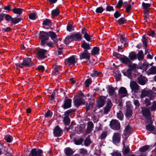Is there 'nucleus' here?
<instances>
[{
    "label": "nucleus",
    "instance_id": "obj_1",
    "mask_svg": "<svg viewBox=\"0 0 156 156\" xmlns=\"http://www.w3.org/2000/svg\"><path fill=\"white\" fill-rule=\"evenodd\" d=\"M39 38L41 40V44L42 45H45L49 37L48 33L44 31H41L40 33Z\"/></svg>",
    "mask_w": 156,
    "mask_h": 156
},
{
    "label": "nucleus",
    "instance_id": "obj_2",
    "mask_svg": "<svg viewBox=\"0 0 156 156\" xmlns=\"http://www.w3.org/2000/svg\"><path fill=\"white\" fill-rule=\"evenodd\" d=\"M146 96L149 97L151 100H153L154 98V96L152 94V92L151 90H146L144 89L141 91L140 97L141 98H143Z\"/></svg>",
    "mask_w": 156,
    "mask_h": 156
},
{
    "label": "nucleus",
    "instance_id": "obj_3",
    "mask_svg": "<svg viewBox=\"0 0 156 156\" xmlns=\"http://www.w3.org/2000/svg\"><path fill=\"white\" fill-rule=\"evenodd\" d=\"M111 128L113 129L117 130L120 128V125L118 121L116 120H112L110 124Z\"/></svg>",
    "mask_w": 156,
    "mask_h": 156
},
{
    "label": "nucleus",
    "instance_id": "obj_4",
    "mask_svg": "<svg viewBox=\"0 0 156 156\" xmlns=\"http://www.w3.org/2000/svg\"><path fill=\"white\" fill-rule=\"evenodd\" d=\"M49 37L50 36L51 39L54 41V42L56 43L57 46L58 48L59 44H61V41L58 40L57 39H56L55 40L54 39H55L57 37V35L54 32L49 31L48 33Z\"/></svg>",
    "mask_w": 156,
    "mask_h": 156
},
{
    "label": "nucleus",
    "instance_id": "obj_5",
    "mask_svg": "<svg viewBox=\"0 0 156 156\" xmlns=\"http://www.w3.org/2000/svg\"><path fill=\"white\" fill-rule=\"evenodd\" d=\"M77 61V59L76 58L75 56H73L65 60V63L66 65L69 66L74 65L76 62Z\"/></svg>",
    "mask_w": 156,
    "mask_h": 156
},
{
    "label": "nucleus",
    "instance_id": "obj_6",
    "mask_svg": "<svg viewBox=\"0 0 156 156\" xmlns=\"http://www.w3.org/2000/svg\"><path fill=\"white\" fill-rule=\"evenodd\" d=\"M49 51L48 50L39 49L37 53L38 56L40 58H46V53Z\"/></svg>",
    "mask_w": 156,
    "mask_h": 156
},
{
    "label": "nucleus",
    "instance_id": "obj_7",
    "mask_svg": "<svg viewBox=\"0 0 156 156\" xmlns=\"http://www.w3.org/2000/svg\"><path fill=\"white\" fill-rule=\"evenodd\" d=\"M30 155L31 156H42L43 153L41 150L34 148L31 150Z\"/></svg>",
    "mask_w": 156,
    "mask_h": 156
},
{
    "label": "nucleus",
    "instance_id": "obj_8",
    "mask_svg": "<svg viewBox=\"0 0 156 156\" xmlns=\"http://www.w3.org/2000/svg\"><path fill=\"white\" fill-rule=\"evenodd\" d=\"M106 99V97L104 96L100 97L98 100L97 101V107L99 108L102 107L105 104Z\"/></svg>",
    "mask_w": 156,
    "mask_h": 156
},
{
    "label": "nucleus",
    "instance_id": "obj_9",
    "mask_svg": "<svg viewBox=\"0 0 156 156\" xmlns=\"http://www.w3.org/2000/svg\"><path fill=\"white\" fill-rule=\"evenodd\" d=\"M90 54L86 50L81 52L80 55V59H85L88 60L90 59Z\"/></svg>",
    "mask_w": 156,
    "mask_h": 156
},
{
    "label": "nucleus",
    "instance_id": "obj_10",
    "mask_svg": "<svg viewBox=\"0 0 156 156\" xmlns=\"http://www.w3.org/2000/svg\"><path fill=\"white\" fill-rule=\"evenodd\" d=\"M133 108L129 102L126 104V115L127 116H131L133 114Z\"/></svg>",
    "mask_w": 156,
    "mask_h": 156
},
{
    "label": "nucleus",
    "instance_id": "obj_11",
    "mask_svg": "<svg viewBox=\"0 0 156 156\" xmlns=\"http://www.w3.org/2000/svg\"><path fill=\"white\" fill-rule=\"evenodd\" d=\"M119 95L121 98L127 96V91L125 88L122 87L119 90Z\"/></svg>",
    "mask_w": 156,
    "mask_h": 156
},
{
    "label": "nucleus",
    "instance_id": "obj_12",
    "mask_svg": "<svg viewBox=\"0 0 156 156\" xmlns=\"http://www.w3.org/2000/svg\"><path fill=\"white\" fill-rule=\"evenodd\" d=\"M120 136L119 134L114 133L112 136V142L114 144L119 143L120 141Z\"/></svg>",
    "mask_w": 156,
    "mask_h": 156
},
{
    "label": "nucleus",
    "instance_id": "obj_13",
    "mask_svg": "<svg viewBox=\"0 0 156 156\" xmlns=\"http://www.w3.org/2000/svg\"><path fill=\"white\" fill-rule=\"evenodd\" d=\"M62 130L58 126L55 127L54 129L53 134L55 136L58 137L61 136Z\"/></svg>",
    "mask_w": 156,
    "mask_h": 156
},
{
    "label": "nucleus",
    "instance_id": "obj_14",
    "mask_svg": "<svg viewBox=\"0 0 156 156\" xmlns=\"http://www.w3.org/2000/svg\"><path fill=\"white\" fill-rule=\"evenodd\" d=\"M72 100L69 98H65L64 101V104L62 107L64 109L69 108L71 106Z\"/></svg>",
    "mask_w": 156,
    "mask_h": 156
},
{
    "label": "nucleus",
    "instance_id": "obj_15",
    "mask_svg": "<svg viewBox=\"0 0 156 156\" xmlns=\"http://www.w3.org/2000/svg\"><path fill=\"white\" fill-rule=\"evenodd\" d=\"M130 87L132 90L136 92L139 88V86L137 83L134 81H132L130 83Z\"/></svg>",
    "mask_w": 156,
    "mask_h": 156
},
{
    "label": "nucleus",
    "instance_id": "obj_16",
    "mask_svg": "<svg viewBox=\"0 0 156 156\" xmlns=\"http://www.w3.org/2000/svg\"><path fill=\"white\" fill-rule=\"evenodd\" d=\"M84 100L80 98L76 99L74 101V105L77 107L82 104H84Z\"/></svg>",
    "mask_w": 156,
    "mask_h": 156
},
{
    "label": "nucleus",
    "instance_id": "obj_17",
    "mask_svg": "<svg viewBox=\"0 0 156 156\" xmlns=\"http://www.w3.org/2000/svg\"><path fill=\"white\" fill-rule=\"evenodd\" d=\"M23 66L29 67L33 64L31 60L29 58H26L23 59Z\"/></svg>",
    "mask_w": 156,
    "mask_h": 156
},
{
    "label": "nucleus",
    "instance_id": "obj_18",
    "mask_svg": "<svg viewBox=\"0 0 156 156\" xmlns=\"http://www.w3.org/2000/svg\"><path fill=\"white\" fill-rule=\"evenodd\" d=\"M137 80L139 83L142 85H144L147 81V78L142 75L140 76Z\"/></svg>",
    "mask_w": 156,
    "mask_h": 156
},
{
    "label": "nucleus",
    "instance_id": "obj_19",
    "mask_svg": "<svg viewBox=\"0 0 156 156\" xmlns=\"http://www.w3.org/2000/svg\"><path fill=\"white\" fill-rule=\"evenodd\" d=\"M146 129L147 131H152L153 134H156V130L154 127L152 125V124H148L146 125Z\"/></svg>",
    "mask_w": 156,
    "mask_h": 156
},
{
    "label": "nucleus",
    "instance_id": "obj_20",
    "mask_svg": "<svg viewBox=\"0 0 156 156\" xmlns=\"http://www.w3.org/2000/svg\"><path fill=\"white\" fill-rule=\"evenodd\" d=\"M82 34L84 35V37L88 41H90V36L87 32L86 30L83 28L82 30Z\"/></svg>",
    "mask_w": 156,
    "mask_h": 156
},
{
    "label": "nucleus",
    "instance_id": "obj_21",
    "mask_svg": "<svg viewBox=\"0 0 156 156\" xmlns=\"http://www.w3.org/2000/svg\"><path fill=\"white\" fill-rule=\"evenodd\" d=\"M85 126L84 124H81L79 126L76 127L75 130L77 133H81L85 128Z\"/></svg>",
    "mask_w": 156,
    "mask_h": 156
},
{
    "label": "nucleus",
    "instance_id": "obj_22",
    "mask_svg": "<svg viewBox=\"0 0 156 156\" xmlns=\"http://www.w3.org/2000/svg\"><path fill=\"white\" fill-rule=\"evenodd\" d=\"M142 112L144 116H151L150 109L148 108H144L142 109Z\"/></svg>",
    "mask_w": 156,
    "mask_h": 156
},
{
    "label": "nucleus",
    "instance_id": "obj_23",
    "mask_svg": "<svg viewBox=\"0 0 156 156\" xmlns=\"http://www.w3.org/2000/svg\"><path fill=\"white\" fill-rule=\"evenodd\" d=\"M72 37H73V41H80L82 39L81 35L78 33H76L72 35Z\"/></svg>",
    "mask_w": 156,
    "mask_h": 156
},
{
    "label": "nucleus",
    "instance_id": "obj_24",
    "mask_svg": "<svg viewBox=\"0 0 156 156\" xmlns=\"http://www.w3.org/2000/svg\"><path fill=\"white\" fill-rule=\"evenodd\" d=\"M120 41L124 45L125 47L128 46V44L126 42V38L125 36H123L122 34H120Z\"/></svg>",
    "mask_w": 156,
    "mask_h": 156
},
{
    "label": "nucleus",
    "instance_id": "obj_25",
    "mask_svg": "<svg viewBox=\"0 0 156 156\" xmlns=\"http://www.w3.org/2000/svg\"><path fill=\"white\" fill-rule=\"evenodd\" d=\"M147 73L148 75L156 74V68L154 67L150 68L147 71Z\"/></svg>",
    "mask_w": 156,
    "mask_h": 156
},
{
    "label": "nucleus",
    "instance_id": "obj_26",
    "mask_svg": "<svg viewBox=\"0 0 156 156\" xmlns=\"http://www.w3.org/2000/svg\"><path fill=\"white\" fill-rule=\"evenodd\" d=\"M129 67V69L128 70L127 72L129 73H130L131 70L135 69L136 67V65L134 63H132L130 62L128 65Z\"/></svg>",
    "mask_w": 156,
    "mask_h": 156
},
{
    "label": "nucleus",
    "instance_id": "obj_27",
    "mask_svg": "<svg viewBox=\"0 0 156 156\" xmlns=\"http://www.w3.org/2000/svg\"><path fill=\"white\" fill-rule=\"evenodd\" d=\"M99 51L100 49L98 47H94L91 51L92 55H95L98 54L99 53Z\"/></svg>",
    "mask_w": 156,
    "mask_h": 156
},
{
    "label": "nucleus",
    "instance_id": "obj_28",
    "mask_svg": "<svg viewBox=\"0 0 156 156\" xmlns=\"http://www.w3.org/2000/svg\"><path fill=\"white\" fill-rule=\"evenodd\" d=\"M64 151L66 154L68 156L71 155L73 153L72 150L69 147L66 148L64 150Z\"/></svg>",
    "mask_w": 156,
    "mask_h": 156
},
{
    "label": "nucleus",
    "instance_id": "obj_29",
    "mask_svg": "<svg viewBox=\"0 0 156 156\" xmlns=\"http://www.w3.org/2000/svg\"><path fill=\"white\" fill-rule=\"evenodd\" d=\"M91 45L89 43H87L84 41L82 44L81 45V46L82 48L87 50H89L90 49V46Z\"/></svg>",
    "mask_w": 156,
    "mask_h": 156
},
{
    "label": "nucleus",
    "instance_id": "obj_30",
    "mask_svg": "<svg viewBox=\"0 0 156 156\" xmlns=\"http://www.w3.org/2000/svg\"><path fill=\"white\" fill-rule=\"evenodd\" d=\"M24 10L20 8H14L12 9L13 12L15 13L20 15Z\"/></svg>",
    "mask_w": 156,
    "mask_h": 156
},
{
    "label": "nucleus",
    "instance_id": "obj_31",
    "mask_svg": "<svg viewBox=\"0 0 156 156\" xmlns=\"http://www.w3.org/2000/svg\"><path fill=\"white\" fill-rule=\"evenodd\" d=\"M93 124L91 122H89L87 125V132L89 133L93 129Z\"/></svg>",
    "mask_w": 156,
    "mask_h": 156
},
{
    "label": "nucleus",
    "instance_id": "obj_32",
    "mask_svg": "<svg viewBox=\"0 0 156 156\" xmlns=\"http://www.w3.org/2000/svg\"><path fill=\"white\" fill-rule=\"evenodd\" d=\"M73 41V40L72 35L69 36L67 37L64 41L66 44H68Z\"/></svg>",
    "mask_w": 156,
    "mask_h": 156
},
{
    "label": "nucleus",
    "instance_id": "obj_33",
    "mask_svg": "<svg viewBox=\"0 0 156 156\" xmlns=\"http://www.w3.org/2000/svg\"><path fill=\"white\" fill-rule=\"evenodd\" d=\"M149 12L147 10H145L144 12V22H149Z\"/></svg>",
    "mask_w": 156,
    "mask_h": 156
},
{
    "label": "nucleus",
    "instance_id": "obj_34",
    "mask_svg": "<svg viewBox=\"0 0 156 156\" xmlns=\"http://www.w3.org/2000/svg\"><path fill=\"white\" fill-rule=\"evenodd\" d=\"M137 58L139 60L143 59L144 58V55L143 51L141 50L139 51L137 55Z\"/></svg>",
    "mask_w": 156,
    "mask_h": 156
},
{
    "label": "nucleus",
    "instance_id": "obj_35",
    "mask_svg": "<svg viewBox=\"0 0 156 156\" xmlns=\"http://www.w3.org/2000/svg\"><path fill=\"white\" fill-rule=\"evenodd\" d=\"M43 25L44 26H51V21L50 20L46 19L43 21Z\"/></svg>",
    "mask_w": 156,
    "mask_h": 156
},
{
    "label": "nucleus",
    "instance_id": "obj_36",
    "mask_svg": "<svg viewBox=\"0 0 156 156\" xmlns=\"http://www.w3.org/2000/svg\"><path fill=\"white\" fill-rule=\"evenodd\" d=\"M120 60L126 64H128L130 62L129 59L125 56H122Z\"/></svg>",
    "mask_w": 156,
    "mask_h": 156
},
{
    "label": "nucleus",
    "instance_id": "obj_37",
    "mask_svg": "<svg viewBox=\"0 0 156 156\" xmlns=\"http://www.w3.org/2000/svg\"><path fill=\"white\" fill-rule=\"evenodd\" d=\"M62 71L61 69L58 66L56 65L55 66L54 72L55 73H57V74H59L61 73Z\"/></svg>",
    "mask_w": 156,
    "mask_h": 156
},
{
    "label": "nucleus",
    "instance_id": "obj_38",
    "mask_svg": "<svg viewBox=\"0 0 156 156\" xmlns=\"http://www.w3.org/2000/svg\"><path fill=\"white\" fill-rule=\"evenodd\" d=\"M149 148V146L147 145H145L141 147L139 149V151L141 152H143L147 151Z\"/></svg>",
    "mask_w": 156,
    "mask_h": 156
},
{
    "label": "nucleus",
    "instance_id": "obj_39",
    "mask_svg": "<svg viewBox=\"0 0 156 156\" xmlns=\"http://www.w3.org/2000/svg\"><path fill=\"white\" fill-rule=\"evenodd\" d=\"M22 19L21 18H12V19L11 20V22L13 24H16L19 22H20L21 20Z\"/></svg>",
    "mask_w": 156,
    "mask_h": 156
},
{
    "label": "nucleus",
    "instance_id": "obj_40",
    "mask_svg": "<svg viewBox=\"0 0 156 156\" xmlns=\"http://www.w3.org/2000/svg\"><path fill=\"white\" fill-rule=\"evenodd\" d=\"M151 4L146 3L144 2L142 3V6L145 10H147V9L151 6Z\"/></svg>",
    "mask_w": 156,
    "mask_h": 156
},
{
    "label": "nucleus",
    "instance_id": "obj_41",
    "mask_svg": "<svg viewBox=\"0 0 156 156\" xmlns=\"http://www.w3.org/2000/svg\"><path fill=\"white\" fill-rule=\"evenodd\" d=\"M59 14V11L57 9H54L51 12V15L52 16H58Z\"/></svg>",
    "mask_w": 156,
    "mask_h": 156
},
{
    "label": "nucleus",
    "instance_id": "obj_42",
    "mask_svg": "<svg viewBox=\"0 0 156 156\" xmlns=\"http://www.w3.org/2000/svg\"><path fill=\"white\" fill-rule=\"evenodd\" d=\"M83 140L82 138L76 139L74 140L75 144L77 145L81 144L83 143Z\"/></svg>",
    "mask_w": 156,
    "mask_h": 156
},
{
    "label": "nucleus",
    "instance_id": "obj_43",
    "mask_svg": "<svg viewBox=\"0 0 156 156\" xmlns=\"http://www.w3.org/2000/svg\"><path fill=\"white\" fill-rule=\"evenodd\" d=\"M4 139L5 140L8 142L10 143L12 140V137L10 135H7L6 136Z\"/></svg>",
    "mask_w": 156,
    "mask_h": 156
},
{
    "label": "nucleus",
    "instance_id": "obj_44",
    "mask_svg": "<svg viewBox=\"0 0 156 156\" xmlns=\"http://www.w3.org/2000/svg\"><path fill=\"white\" fill-rule=\"evenodd\" d=\"M129 57L131 60H133L136 58V55L134 52L130 53L129 55Z\"/></svg>",
    "mask_w": 156,
    "mask_h": 156
},
{
    "label": "nucleus",
    "instance_id": "obj_45",
    "mask_svg": "<svg viewBox=\"0 0 156 156\" xmlns=\"http://www.w3.org/2000/svg\"><path fill=\"white\" fill-rule=\"evenodd\" d=\"M150 109L151 111L156 110V101H153L152 103V105L150 108Z\"/></svg>",
    "mask_w": 156,
    "mask_h": 156
},
{
    "label": "nucleus",
    "instance_id": "obj_46",
    "mask_svg": "<svg viewBox=\"0 0 156 156\" xmlns=\"http://www.w3.org/2000/svg\"><path fill=\"white\" fill-rule=\"evenodd\" d=\"M112 104L111 102V100H108L107 101V103L105 107L111 109L112 106Z\"/></svg>",
    "mask_w": 156,
    "mask_h": 156
},
{
    "label": "nucleus",
    "instance_id": "obj_47",
    "mask_svg": "<svg viewBox=\"0 0 156 156\" xmlns=\"http://www.w3.org/2000/svg\"><path fill=\"white\" fill-rule=\"evenodd\" d=\"M91 141L89 136H88L84 141L85 145L87 146L91 143Z\"/></svg>",
    "mask_w": 156,
    "mask_h": 156
},
{
    "label": "nucleus",
    "instance_id": "obj_48",
    "mask_svg": "<svg viewBox=\"0 0 156 156\" xmlns=\"http://www.w3.org/2000/svg\"><path fill=\"white\" fill-rule=\"evenodd\" d=\"M150 98L149 99L148 98H145V104L146 105V107H148V106H149L151 105V103L150 101Z\"/></svg>",
    "mask_w": 156,
    "mask_h": 156
},
{
    "label": "nucleus",
    "instance_id": "obj_49",
    "mask_svg": "<svg viewBox=\"0 0 156 156\" xmlns=\"http://www.w3.org/2000/svg\"><path fill=\"white\" fill-rule=\"evenodd\" d=\"M63 122L66 125H68L70 122L69 118H64Z\"/></svg>",
    "mask_w": 156,
    "mask_h": 156
},
{
    "label": "nucleus",
    "instance_id": "obj_50",
    "mask_svg": "<svg viewBox=\"0 0 156 156\" xmlns=\"http://www.w3.org/2000/svg\"><path fill=\"white\" fill-rule=\"evenodd\" d=\"M92 80L91 78H89L86 80L85 83L86 84V86L88 87L89 86V85L91 83Z\"/></svg>",
    "mask_w": 156,
    "mask_h": 156
},
{
    "label": "nucleus",
    "instance_id": "obj_51",
    "mask_svg": "<svg viewBox=\"0 0 156 156\" xmlns=\"http://www.w3.org/2000/svg\"><path fill=\"white\" fill-rule=\"evenodd\" d=\"M109 95H112L114 94L115 92L113 87H111L109 88Z\"/></svg>",
    "mask_w": 156,
    "mask_h": 156
},
{
    "label": "nucleus",
    "instance_id": "obj_52",
    "mask_svg": "<svg viewBox=\"0 0 156 156\" xmlns=\"http://www.w3.org/2000/svg\"><path fill=\"white\" fill-rule=\"evenodd\" d=\"M104 10V9L102 7H100L97 8L95 11L97 13H102Z\"/></svg>",
    "mask_w": 156,
    "mask_h": 156
},
{
    "label": "nucleus",
    "instance_id": "obj_53",
    "mask_svg": "<svg viewBox=\"0 0 156 156\" xmlns=\"http://www.w3.org/2000/svg\"><path fill=\"white\" fill-rule=\"evenodd\" d=\"M4 16H5V19L6 21H11L12 18L11 16L8 14H5L4 15Z\"/></svg>",
    "mask_w": 156,
    "mask_h": 156
},
{
    "label": "nucleus",
    "instance_id": "obj_54",
    "mask_svg": "<svg viewBox=\"0 0 156 156\" xmlns=\"http://www.w3.org/2000/svg\"><path fill=\"white\" fill-rule=\"evenodd\" d=\"M113 55L117 58L120 59V60H121V58L122 57V56L121 55L116 52H114L113 53Z\"/></svg>",
    "mask_w": 156,
    "mask_h": 156
},
{
    "label": "nucleus",
    "instance_id": "obj_55",
    "mask_svg": "<svg viewBox=\"0 0 156 156\" xmlns=\"http://www.w3.org/2000/svg\"><path fill=\"white\" fill-rule=\"evenodd\" d=\"M53 113L50 110H48L45 114V117H51L52 116Z\"/></svg>",
    "mask_w": 156,
    "mask_h": 156
},
{
    "label": "nucleus",
    "instance_id": "obj_56",
    "mask_svg": "<svg viewBox=\"0 0 156 156\" xmlns=\"http://www.w3.org/2000/svg\"><path fill=\"white\" fill-rule=\"evenodd\" d=\"M74 111H75L74 110L72 109H69L65 113V114L67 115L66 116L69 117V115L70 116L72 113Z\"/></svg>",
    "mask_w": 156,
    "mask_h": 156
},
{
    "label": "nucleus",
    "instance_id": "obj_57",
    "mask_svg": "<svg viewBox=\"0 0 156 156\" xmlns=\"http://www.w3.org/2000/svg\"><path fill=\"white\" fill-rule=\"evenodd\" d=\"M126 134L129 133L131 131V128L129 126H127L125 129Z\"/></svg>",
    "mask_w": 156,
    "mask_h": 156
},
{
    "label": "nucleus",
    "instance_id": "obj_58",
    "mask_svg": "<svg viewBox=\"0 0 156 156\" xmlns=\"http://www.w3.org/2000/svg\"><path fill=\"white\" fill-rule=\"evenodd\" d=\"M142 41L144 46L146 47L147 45V40L144 36H143Z\"/></svg>",
    "mask_w": 156,
    "mask_h": 156
},
{
    "label": "nucleus",
    "instance_id": "obj_59",
    "mask_svg": "<svg viewBox=\"0 0 156 156\" xmlns=\"http://www.w3.org/2000/svg\"><path fill=\"white\" fill-rule=\"evenodd\" d=\"M36 17V15L35 13H33L29 15V18L31 20H34Z\"/></svg>",
    "mask_w": 156,
    "mask_h": 156
},
{
    "label": "nucleus",
    "instance_id": "obj_60",
    "mask_svg": "<svg viewBox=\"0 0 156 156\" xmlns=\"http://www.w3.org/2000/svg\"><path fill=\"white\" fill-rule=\"evenodd\" d=\"M107 135V133L106 132H103L100 138L101 139H102L106 138Z\"/></svg>",
    "mask_w": 156,
    "mask_h": 156
},
{
    "label": "nucleus",
    "instance_id": "obj_61",
    "mask_svg": "<svg viewBox=\"0 0 156 156\" xmlns=\"http://www.w3.org/2000/svg\"><path fill=\"white\" fill-rule=\"evenodd\" d=\"M101 74L100 73H98L97 71H95L94 73H92L90 76L92 77H95L97 76H99Z\"/></svg>",
    "mask_w": 156,
    "mask_h": 156
},
{
    "label": "nucleus",
    "instance_id": "obj_62",
    "mask_svg": "<svg viewBox=\"0 0 156 156\" xmlns=\"http://www.w3.org/2000/svg\"><path fill=\"white\" fill-rule=\"evenodd\" d=\"M124 153L125 154H127L129 152V149L128 147H124Z\"/></svg>",
    "mask_w": 156,
    "mask_h": 156
},
{
    "label": "nucleus",
    "instance_id": "obj_63",
    "mask_svg": "<svg viewBox=\"0 0 156 156\" xmlns=\"http://www.w3.org/2000/svg\"><path fill=\"white\" fill-rule=\"evenodd\" d=\"M67 30L69 31H71L74 30V27L71 25H69L67 26Z\"/></svg>",
    "mask_w": 156,
    "mask_h": 156
},
{
    "label": "nucleus",
    "instance_id": "obj_64",
    "mask_svg": "<svg viewBox=\"0 0 156 156\" xmlns=\"http://www.w3.org/2000/svg\"><path fill=\"white\" fill-rule=\"evenodd\" d=\"M112 156H121V154L120 153L115 152L111 153Z\"/></svg>",
    "mask_w": 156,
    "mask_h": 156
}]
</instances>
